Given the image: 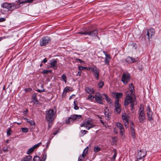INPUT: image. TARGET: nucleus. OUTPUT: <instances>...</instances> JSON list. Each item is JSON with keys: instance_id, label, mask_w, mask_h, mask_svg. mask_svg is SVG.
<instances>
[{"instance_id": "f257e3e1", "label": "nucleus", "mask_w": 161, "mask_h": 161, "mask_svg": "<svg viewBox=\"0 0 161 161\" xmlns=\"http://www.w3.org/2000/svg\"><path fill=\"white\" fill-rule=\"evenodd\" d=\"M130 103V110L132 113H133L134 111V105L136 104L135 97L132 98L131 96V94L129 91L127 92V95L124 102V105L126 106H127L129 103Z\"/></svg>"}, {"instance_id": "f03ea898", "label": "nucleus", "mask_w": 161, "mask_h": 161, "mask_svg": "<svg viewBox=\"0 0 161 161\" xmlns=\"http://www.w3.org/2000/svg\"><path fill=\"white\" fill-rule=\"evenodd\" d=\"M55 117V114L54 113V110L52 109H50L46 112V119L48 121L49 126Z\"/></svg>"}, {"instance_id": "7ed1b4c3", "label": "nucleus", "mask_w": 161, "mask_h": 161, "mask_svg": "<svg viewBox=\"0 0 161 161\" xmlns=\"http://www.w3.org/2000/svg\"><path fill=\"white\" fill-rule=\"evenodd\" d=\"M96 126L93 122L91 120L88 119L84 121L83 123L80 124L81 127H84L87 130L93 128Z\"/></svg>"}, {"instance_id": "20e7f679", "label": "nucleus", "mask_w": 161, "mask_h": 161, "mask_svg": "<svg viewBox=\"0 0 161 161\" xmlns=\"http://www.w3.org/2000/svg\"><path fill=\"white\" fill-rule=\"evenodd\" d=\"M19 4L17 5L14 3H4L1 5V7L6 8L8 10H10L11 9H15L19 7Z\"/></svg>"}, {"instance_id": "39448f33", "label": "nucleus", "mask_w": 161, "mask_h": 161, "mask_svg": "<svg viewBox=\"0 0 161 161\" xmlns=\"http://www.w3.org/2000/svg\"><path fill=\"white\" fill-rule=\"evenodd\" d=\"M144 111V108H140L138 112V119L139 122L142 123L144 122L145 120V114Z\"/></svg>"}, {"instance_id": "423d86ee", "label": "nucleus", "mask_w": 161, "mask_h": 161, "mask_svg": "<svg viewBox=\"0 0 161 161\" xmlns=\"http://www.w3.org/2000/svg\"><path fill=\"white\" fill-rule=\"evenodd\" d=\"M130 74L128 73H125L123 74L121 81L124 84H127L130 81Z\"/></svg>"}, {"instance_id": "0eeeda50", "label": "nucleus", "mask_w": 161, "mask_h": 161, "mask_svg": "<svg viewBox=\"0 0 161 161\" xmlns=\"http://www.w3.org/2000/svg\"><path fill=\"white\" fill-rule=\"evenodd\" d=\"M50 38L48 36L42 37L40 40V45L41 46H44L47 45L50 42Z\"/></svg>"}, {"instance_id": "6e6552de", "label": "nucleus", "mask_w": 161, "mask_h": 161, "mask_svg": "<svg viewBox=\"0 0 161 161\" xmlns=\"http://www.w3.org/2000/svg\"><path fill=\"white\" fill-rule=\"evenodd\" d=\"M147 114L148 117V119L150 122H151L153 120L152 117L153 112L152 111L149 105H148L146 109Z\"/></svg>"}, {"instance_id": "1a4fd4ad", "label": "nucleus", "mask_w": 161, "mask_h": 161, "mask_svg": "<svg viewBox=\"0 0 161 161\" xmlns=\"http://www.w3.org/2000/svg\"><path fill=\"white\" fill-rule=\"evenodd\" d=\"M92 72L95 78L98 80L99 77V69L95 65H94L92 69Z\"/></svg>"}, {"instance_id": "9d476101", "label": "nucleus", "mask_w": 161, "mask_h": 161, "mask_svg": "<svg viewBox=\"0 0 161 161\" xmlns=\"http://www.w3.org/2000/svg\"><path fill=\"white\" fill-rule=\"evenodd\" d=\"M146 152L143 150H140L137 153L136 161H139L144 158L146 155Z\"/></svg>"}, {"instance_id": "9b49d317", "label": "nucleus", "mask_w": 161, "mask_h": 161, "mask_svg": "<svg viewBox=\"0 0 161 161\" xmlns=\"http://www.w3.org/2000/svg\"><path fill=\"white\" fill-rule=\"evenodd\" d=\"M114 112L118 114L120 112L121 109L120 104L119 103V100L117 99L115 100L114 102Z\"/></svg>"}, {"instance_id": "f8f14e48", "label": "nucleus", "mask_w": 161, "mask_h": 161, "mask_svg": "<svg viewBox=\"0 0 161 161\" xmlns=\"http://www.w3.org/2000/svg\"><path fill=\"white\" fill-rule=\"evenodd\" d=\"M101 97V95L99 92H97L94 96V98L97 103L102 104L103 103Z\"/></svg>"}, {"instance_id": "ddd939ff", "label": "nucleus", "mask_w": 161, "mask_h": 161, "mask_svg": "<svg viewBox=\"0 0 161 161\" xmlns=\"http://www.w3.org/2000/svg\"><path fill=\"white\" fill-rule=\"evenodd\" d=\"M116 125L120 130V134L123 136L125 133V130L123 125L119 122L116 123Z\"/></svg>"}, {"instance_id": "4468645a", "label": "nucleus", "mask_w": 161, "mask_h": 161, "mask_svg": "<svg viewBox=\"0 0 161 161\" xmlns=\"http://www.w3.org/2000/svg\"><path fill=\"white\" fill-rule=\"evenodd\" d=\"M88 150V147H87L84 150L82 155L79 157L78 161H83L85 158V156H86Z\"/></svg>"}, {"instance_id": "2eb2a0df", "label": "nucleus", "mask_w": 161, "mask_h": 161, "mask_svg": "<svg viewBox=\"0 0 161 161\" xmlns=\"http://www.w3.org/2000/svg\"><path fill=\"white\" fill-rule=\"evenodd\" d=\"M50 68H53L54 69L56 70L57 68V61L55 59L51 60L50 61Z\"/></svg>"}, {"instance_id": "dca6fc26", "label": "nucleus", "mask_w": 161, "mask_h": 161, "mask_svg": "<svg viewBox=\"0 0 161 161\" xmlns=\"http://www.w3.org/2000/svg\"><path fill=\"white\" fill-rule=\"evenodd\" d=\"M42 143L40 142L30 148L27 151L26 153L27 154L29 155L31 154L34 151L35 149L38 147Z\"/></svg>"}, {"instance_id": "f3484780", "label": "nucleus", "mask_w": 161, "mask_h": 161, "mask_svg": "<svg viewBox=\"0 0 161 161\" xmlns=\"http://www.w3.org/2000/svg\"><path fill=\"white\" fill-rule=\"evenodd\" d=\"M155 34V30L153 28L147 29L146 35L148 36V39L153 36Z\"/></svg>"}, {"instance_id": "a211bd4d", "label": "nucleus", "mask_w": 161, "mask_h": 161, "mask_svg": "<svg viewBox=\"0 0 161 161\" xmlns=\"http://www.w3.org/2000/svg\"><path fill=\"white\" fill-rule=\"evenodd\" d=\"M103 53L105 55V64L108 65L109 64V62L111 59L110 55L109 54H107L106 53L104 52H103Z\"/></svg>"}, {"instance_id": "6ab92c4d", "label": "nucleus", "mask_w": 161, "mask_h": 161, "mask_svg": "<svg viewBox=\"0 0 161 161\" xmlns=\"http://www.w3.org/2000/svg\"><path fill=\"white\" fill-rule=\"evenodd\" d=\"M72 115L74 121H80L82 119V118L81 115L74 114Z\"/></svg>"}, {"instance_id": "aec40b11", "label": "nucleus", "mask_w": 161, "mask_h": 161, "mask_svg": "<svg viewBox=\"0 0 161 161\" xmlns=\"http://www.w3.org/2000/svg\"><path fill=\"white\" fill-rule=\"evenodd\" d=\"M85 90L87 93L90 94H93L95 92V91L93 88L88 87L85 88Z\"/></svg>"}, {"instance_id": "412c9836", "label": "nucleus", "mask_w": 161, "mask_h": 161, "mask_svg": "<svg viewBox=\"0 0 161 161\" xmlns=\"http://www.w3.org/2000/svg\"><path fill=\"white\" fill-rule=\"evenodd\" d=\"M98 34V31L97 30L87 32V35L92 36H96Z\"/></svg>"}, {"instance_id": "4be33fe9", "label": "nucleus", "mask_w": 161, "mask_h": 161, "mask_svg": "<svg viewBox=\"0 0 161 161\" xmlns=\"http://www.w3.org/2000/svg\"><path fill=\"white\" fill-rule=\"evenodd\" d=\"M102 95L103 96L105 97V99L107 102L108 103L111 104L113 103V101L111 98L106 94H103Z\"/></svg>"}, {"instance_id": "5701e85b", "label": "nucleus", "mask_w": 161, "mask_h": 161, "mask_svg": "<svg viewBox=\"0 0 161 161\" xmlns=\"http://www.w3.org/2000/svg\"><path fill=\"white\" fill-rule=\"evenodd\" d=\"M129 89L132 95H134V86L132 83H130L129 85Z\"/></svg>"}, {"instance_id": "b1692460", "label": "nucleus", "mask_w": 161, "mask_h": 161, "mask_svg": "<svg viewBox=\"0 0 161 161\" xmlns=\"http://www.w3.org/2000/svg\"><path fill=\"white\" fill-rule=\"evenodd\" d=\"M74 122L72 115H71L70 117L68 118V119L66 121V123L67 124H72Z\"/></svg>"}, {"instance_id": "393cba45", "label": "nucleus", "mask_w": 161, "mask_h": 161, "mask_svg": "<svg viewBox=\"0 0 161 161\" xmlns=\"http://www.w3.org/2000/svg\"><path fill=\"white\" fill-rule=\"evenodd\" d=\"M32 157L31 155H28L22 159L20 161H31Z\"/></svg>"}, {"instance_id": "a878e982", "label": "nucleus", "mask_w": 161, "mask_h": 161, "mask_svg": "<svg viewBox=\"0 0 161 161\" xmlns=\"http://www.w3.org/2000/svg\"><path fill=\"white\" fill-rule=\"evenodd\" d=\"M23 119L24 120H25L26 121L29 123L31 125H35V122L34 121H33L32 120H31V119H29L25 118H24Z\"/></svg>"}, {"instance_id": "bb28decb", "label": "nucleus", "mask_w": 161, "mask_h": 161, "mask_svg": "<svg viewBox=\"0 0 161 161\" xmlns=\"http://www.w3.org/2000/svg\"><path fill=\"white\" fill-rule=\"evenodd\" d=\"M114 95L117 98H119L122 97L123 94L120 92H116L114 93Z\"/></svg>"}, {"instance_id": "cd10ccee", "label": "nucleus", "mask_w": 161, "mask_h": 161, "mask_svg": "<svg viewBox=\"0 0 161 161\" xmlns=\"http://www.w3.org/2000/svg\"><path fill=\"white\" fill-rule=\"evenodd\" d=\"M122 118L123 120V121L128 120V116L125 113L123 114H122Z\"/></svg>"}, {"instance_id": "c85d7f7f", "label": "nucleus", "mask_w": 161, "mask_h": 161, "mask_svg": "<svg viewBox=\"0 0 161 161\" xmlns=\"http://www.w3.org/2000/svg\"><path fill=\"white\" fill-rule=\"evenodd\" d=\"M74 108L75 110H78L79 108L77 106L78 103L77 101L76 100H74Z\"/></svg>"}, {"instance_id": "c756f323", "label": "nucleus", "mask_w": 161, "mask_h": 161, "mask_svg": "<svg viewBox=\"0 0 161 161\" xmlns=\"http://www.w3.org/2000/svg\"><path fill=\"white\" fill-rule=\"evenodd\" d=\"M104 84V82L102 81H100L97 84L98 87L99 88H102Z\"/></svg>"}, {"instance_id": "7c9ffc66", "label": "nucleus", "mask_w": 161, "mask_h": 161, "mask_svg": "<svg viewBox=\"0 0 161 161\" xmlns=\"http://www.w3.org/2000/svg\"><path fill=\"white\" fill-rule=\"evenodd\" d=\"M34 1V0H24L22 2L19 3V4L20 3H31Z\"/></svg>"}, {"instance_id": "2f4dec72", "label": "nucleus", "mask_w": 161, "mask_h": 161, "mask_svg": "<svg viewBox=\"0 0 161 161\" xmlns=\"http://www.w3.org/2000/svg\"><path fill=\"white\" fill-rule=\"evenodd\" d=\"M33 161H42L40 158L37 156H35L33 158Z\"/></svg>"}, {"instance_id": "473e14b6", "label": "nucleus", "mask_w": 161, "mask_h": 161, "mask_svg": "<svg viewBox=\"0 0 161 161\" xmlns=\"http://www.w3.org/2000/svg\"><path fill=\"white\" fill-rule=\"evenodd\" d=\"M130 133L133 139H135L136 138V135L135 132V130L132 129V130H130Z\"/></svg>"}, {"instance_id": "72a5a7b5", "label": "nucleus", "mask_w": 161, "mask_h": 161, "mask_svg": "<svg viewBox=\"0 0 161 161\" xmlns=\"http://www.w3.org/2000/svg\"><path fill=\"white\" fill-rule=\"evenodd\" d=\"M125 61L128 63H132V59L131 57H128L125 59Z\"/></svg>"}, {"instance_id": "f704fd0d", "label": "nucleus", "mask_w": 161, "mask_h": 161, "mask_svg": "<svg viewBox=\"0 0 161 161\" xmlns=\"http://www.w3.org/2000/svg\"><path fill=\"white\" fill-rule=\"evenodd\" d=\"M61 78L66 83L67 82V78L65 74H63L61 76Z\"/></svg>"}, {"instance_id": "c9c22d12", "label": "nucleus", "mask_w": 161, "mask_h": 161, "mask_svg": "<svg viewBox=\"0 0 161 161\" xmlns=\"http://www.w3.org/2000/svg\"><path fill=\"white\" fill-rule=\"evenodd\" d=\"M51 72H52V70H44L41 72L42 73L45 74H47L48 73H51Z\"/></svg>"}, {"instance_id": "e433bc0d", "label": "nucleus", "mask_w": 161, "mask_h": 161, "mask_svg": "<svg viewBox=\"0 0 161 161\" xmlns=\"http://www.w3.org/2000/svg\"><path fill=\"white\" fill-rule=\"evenodd\" d=\"M94 98V96L90 94L88 97L87 99L92 101Z\"/></svg>"}, {"instance_id": "4c0bfd02", "label": "nucleus", "mask_w": 161, "mask_h": 161, "mask_svg": "<svg viewBox=\"0 0 161 161\" xmlns=\"http://www.w3.org/2000/svg\"><path fill=\"white\" fill-rule=\"evenodd\" d=\"M113 152L114 153V154L113 156V160H114L115 159L117 155V153L116 152V150L115 149H114L113 150Z\"/></svg>"}, {"instance_id": "58836bf2", "label": "nucleus", "mask_w": 161, "mask_h": 161, "mask_svg": "<svg viewBox=\"0 0 161 161\" xmlns=\"http://www.w3.org/2000/svg\"><path fill=\"white\" fill-rule=\"evenodd\" d=\"M21 129L22 132L24 133H27L28 131V129L26 127L22 128Z\"/></svg>"}, {"instance_id": "ea45409f", "label": "nucleus", "mask_w": 161, "mask_h": 161, "mask_svg": "<svg viewBox=\"0 0 161 161\" xmlns=\"http://www.w3.org/2000/svg\"><path fill=\"white\" fill-rule=\"evenodd\" d=\"M100 147L98 146L95 147L94 149V151L95 152H97L98 151H100Z\"/></svg>"}, {"instance_id": "a19ab883", "label": "nucleus", "mask_w": 161, "mask_h": 161, "mask_svg": "<svg viewBox=\"0 0 161 161\" xmlns=\"http://www.w3.org/2000/svg\"><path fill=\"white\" fill-rule=\"evenodd\" d=\"M32 99L36 101V93H34L33 94L32 96Z\"/></svg>"}, {"instance_id": "79ce46f5", "label": "nucleus", "mask_w": 161, "mask_h": 161, "mask_svg": "<svg viewBox=\"0 0 161 161\" xmlns=\"http://www.w3.org/2000/svg\"><path fill=\"white\" fill-rule=\"evenodd\" d=\"M88 132V131L85 130H82L80 131V133L81 134H82V136L84 135H85Z\"/></svg>"}, {"instance_id": "37998d69", "label": "nucleus", "mask_w": 161, "mask_h": 161, "mask_svg": "<svg viewBox=\"0 0 161 161\" xmlns=\"http://www.w3.org/2000/svg\"><path fill=\"white\" fill-rule=\"evenodd\" d=\"M78 69H79V70H81L83 69H87V67L80 66L78 67Z\"/></svg>"}, {"instance_id": "c03bdc74", "label": "nucleus", "mask_w": 161, "mask_h": 161, "mask_svg": "<svg viewBox=\"0 0 161 161\" xmlns=\"http://www.w3.org/2000/svg\"><path fill=\"white\" fill-rule=\"evenodd\" d=\"M124 124H125V128H128L129 127L128 121L127 120V121H124Z\"/></svg>"}, {"instance_id": "a18cd8bd", "label": "nucleus", "mask_w": 161, "mask_h": 161, "mask_svg": "<svg viewBox=\"0 0 161 161\" xmlns=\"http://www.w3.org/2000/svg\"><path fill=\"white\" fill-rule=\"evenodd\" d=\"M134 125L133 124V122H131V125H130V130H134Z\"/></svg>"}, {"instance_id": "49530a36", "label": "nucleus", "mask_w": 161, "mask_h": 161, "mask_svg": "<svg viewBox=\"0 0 161 161\" xmlns=\"http://www.w3.org/2000/svg\"><path fill=\"white\" fill-rule=\"evenodd\" d=\"M69 91V89L68 87H66L64 89V92H67Z\"/></svg>"}, {"instance_id": "de8ad7c7", "label": "nucleus", "mask_w": 161, "mask_h": 161, "mask_svg": "<svg viewBox=\"0 0 161 161\" xmlns=\"http://www.w3.org/2000/svg\"><path fill=\"white\" fill-rule=\"evenodd\" d=\"M11 129L10 128H8V129H7V135L8 136H9L11 135Z\"/></svg>"}, {"instance_id": "09e8293b", "label": "nucleus", "mask_w": 161, "mask_h": 161, "mask_svg": "<svg viewBox=\"0 0 161 161\" xmlns=\"http://www.w3.org/2000/svg\"><path fill=\"white\" fill-rule=\"evenodd\" d=\"M46 157H47V155L46 154H44L42 156V161H45V160L46 159Z\"/></svg>"}, {"instance_id": "8fccbe9b", "label": "nucleus", "mask_w": 161, "mask_h": 161, "mask_svg": "<svg viewBox=\"0 0 161 161\" xmlns=\"http://www.w3.org/2000/svg\"><path fill=\"white\" fill-rule=\"evenodd\" d=\"M8 37H9V36H4L1 37H0V42L3 39L8 38Z\"/></svg>"}, {"instance_id": "3c124183", "label": "nucleus", "mask_w": 161, "mask_h": 161, "mask_svg": "<svg viewBox=\"0 0 161 161\" xmlns=\"http://www.w3.org/2000/svg\"><path fill=\"white\" fill-rule=\"evenodd\" d=\"M105 117H106V119L107 120H109V115L108 114H108L107 113V112H105Z\"/></svg>"}, {"instance_id": "603ef678", "label": "nucleus", "mask_w": 161, "mask_h": 161, "mask_svg": "<svg viewBox=\"0 0 161 161\" xmlns=\"http://www.w3.org/2000/svg\"><path fill=\"white\" fill-rule=\"evenodd\" d=\"M78 34L87 35V32H79L78 33Z\"/></svg>"}, {"instance_id": "864d4df0", "label": "nucleus", "mask_w": 161, "mask_h": 161, "mask_svg": "<svg viewBox=\"0 0 161 161\" xmlns=\"http://www.w3.org/2000/svg\"><path fill=\"white\" fill-rule=\"evenodd\" d=\"M6 19L4 18H0V22H3L5 21Z\"/></svg>"}, {"instance_id": "5fc2aeb1", "label": "nucleus", "mask_w": 161, "mask_h": 161, "mask_svg": "<svg viewBox=\"0 0 161 161\" xmlns=\"http://www.w3.org/2000/svg\"><path fill=\"white\" fill-rule=\"evenodd\" d=\"M37 91V92H45V89H42V90H39V89H38Z\"/></svg>"}, {"instance_id": "6e6d98bb", "label": "nucleus", "mask_w": 161, "mask_h": 161, "mask_svg": "<svg viewBox=\"0 0 161 161\" xmlns=\"http://www.w3.org/2000/svg\"><path fill=\"white\" fill-rule=\"evenodd\" d=\"M32 89L31 88H28V89H25V92H30L32 90Z\"/></svg>"}, {"instance_id": "4d7b16f0", "label": "nucleus", "mask_w": 161, "mask_h": 161, "mask_svg": "<svg viewBox=\"0 0 161 161\" xmlns=\"http://www.w3.org/2000/svg\"><path fill=\"white\" fill-rule=\"evenodd\" d=\"M47 60L46 58H45L42 61V62L44 63H45L47 62Z\"/></svg>"}, {"instance_id": "13d9d810", "label": "nucleus", "mask_w": 161, "mask_h": 161, "mask_svg": "<svg viewBox=\"0 0 161 161\" xmlns=\"http://www.w3.org/2000/svg\"><path fill=\"white\" fill-rule=\"evenodd\" d=\"M81 70H80L78 72L77 75H79V76H81Z\"/></svg>"}, {"instance_id": "bf43d9fd", "label": "nucleus", "mask_w": 161, "mask_h": 161, "mask_svg": "<svg viewBox=\"0 0 161 161\" xmlns=\"http://www.w3.org/2000/svg\"><path fill=\"white\" fill-rule=\"evenodd\" d=\"M92 67L91 68V67H87V69H86V70H91V71H92Z\"/></svg>"}, {"instance_id": "052dcab7", "label": "nucleus", "mask_w": 161, "mask_h": 161, "mask_svg": "<svg viewBox=\"0 0 161 161\" xmlns=\"http://www.w3.org/2000/svg\"><path fill=\"white\" fill-rule=\"evenodd\" d=\"M114 131L115 133L117 134L118 133L117 131L116 128H114Z\"/></svg>"}, {"instance_id": "680f3d73", "label": "nucleus", "mask_w": 161, "mask_h": 161, "mask_svg": "<svg viewBox=\"0 0 161 161\" xmlns=\"http://www.w3.org/2000/svg\"><path fill=\"white\" fill-rule=\"evenodd\" d=\"M131 59H132V62H136V59L135 58H131Z\"/></svg>"}, {"instance_id": "e2e57ef3", "label": "nucleus", "mask_w": 161, "mask_h": 161, "mask_svg": "<svg viewBox=\"0 0 161 161\" xmlns=\"http://www.w3.org/2000/svg\"><path fill=\"white\" fill-rule=\"evenodd\" d=\"M3 151L5 152H6L8 151V149L7 148H4L3 149Z\"/></svg>"}, {"instance_id": "0e129e2a", "label": "nucleus", "mask_w": 161, "mask_h": 161, "mask_svg": "<svg viewBox=\"0 0 161 161\" xmlns=\"http://www.w3.org/2000/svg\"><path fill=\"white\" fill-rule=\"evenodd\" d=\"M76 60H78L80 63H82V62H83V61H82L81 59H77Z\"/></svg>"}, {"instance_id": "69168bd1", "label": "nucleus", "mask_w": 161, "mask_h": 161, "mask_svg": "<svg viewBox=\"0 0 161 161\" xmlns=\"http://www.w3.org/2000/svg\"><path fill=\"white\" fill-rule=\"evenodd\" d=\"M50 144V142H48L47 143L46 147H47Z\"/></svg>"}, {"instance_id": "338daca9", "label": "nucleus", "mask_w": 161, "mask_h": 161, "mask_svg": "<svg viewBox=\"0 0 161 161\" xmlns=\"http://www.w3.org/2000/svg\"><path fill=\"white\" fill-rule=\"evenodd\" d=\"M58 131H56L55 132H53V134L54 135H55L58 133Z\"/></svg>"}, {"instance_id": "774afa93", "label": "nucleus", "mask_w": 161, "mask_h": 161, "mask_svg": "<svg viewBox=\"0 0 161 161\" xmlns=\"http://www.w3.org/2000/svg\"><path fill=\"white\" fill-rule=\"evenodd\" d=\"M21 122H17V124H18V125H20L21 124Z\"/></svg>"}]
</instances>
